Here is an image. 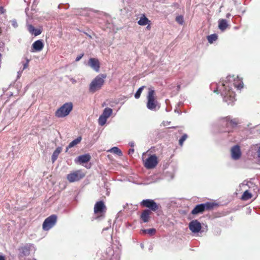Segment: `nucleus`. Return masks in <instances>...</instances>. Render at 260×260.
<instances>
[{"label":"nucleus","mask_w":260,"mask_h":260,"mask_svg":"<svg viewBox=\"0 0 260 260\" xmlns=\"http://www.w3.org/2000/svg\"><path fill=\"white\" fill-rule=\"evenodd\" d=\"M220 90L221 91V95L223 96L224 101L228 104H232L235 100V93L232 90L229 83H222Z\"/></svg>","instance_id":"obj_1"},{"label":"nucleus","mask_w":260,"mask_h":260,"mask_svg":"<svg viewBox=\"0 0 260 260\" xmlns=\"http://www.w3.org/2000/svg\"><path fill=\"white\" fill-rule=\"evenodd\" d=\"M151 211L148 209L144 210L141 213L140 218L144 222H148L150 219Z\"/></svg>","instance_id":"obj_15"},{"label":"nucleus","mask_w":260,"mask_h":260,"mask_svg":"<svg viewBox=\"0 0 260 260\" xmlns=\"http://www.w3.org/2000/svg\"><path fill=\"white\" fill-rule=\"evenodd\" d=\"M61 150H62L61 148L59 147L55 149V150L54 151L53 155L52 156V159L53 161H54L56 159L58 155L61 151Z\"/></svg>","instance_id":"obj_24"},{"label":"nucleus","mask_w":260,"mask_h":260,"mask_svg":"<svg viewBox=\"0 0 260 260\" xmlns=\"http://www.w3.org/2000/svg\"><path fill=\"white\" fill-rule=\"evenodd\" d=\"M81 140H82V137L81 136H79L77 138H76V139H75L74 140L72 141L69 144V145L67 147L66 151H67L68 149L75 146L76 145H77V144L80 143L81 142Z\"/></svg>","instance_id":"obj_21"},{"label":"nucleus","mask_w":260,"mask_h":260,"mask_svg":"<svg viewBox=\"0 0 260 260\" xmlns=\"http://www.w3.org/2000/svg\"><path fill=\"white\" fill-rule=\"evenodd\" d=\"M144 87H145V86H143L140 87L138 89V90L137 91L136 93L135 94V98L136 99H139L140 98L141 94Z\"/></svg>","instance_id":"obj_29"},{"label":"nucleus","mask_w":260,"mask_h":260,"mask_svg":"<svg viewBox=\"0 0 260 260\" xmlns=\"http://www.w3.org/2000/svg\"><path fill=\"white\" fill-rule=\"evenodd\" d=\"M5 10L4 9V7H0V14H3L5 12Z\"/></svg>","instance_id":"obj_35"},{"label":"nucleus","mask_w":260,"mask_h":260,"mask_svg":"<svg viewBox=\"0 0 260 260\" xmlns=\"http://www.w3.org/2000/svg\"><path fill=\"white\" fill-rule=\"evenodd\" d=\"M107 120V118L101 115L99 118V124L101 126H103L106 123Z\"/></svg>","instance_id":"obj_28"},{"label":"nucleus","mask_w":260,"mask_h":260,"mask_svg":"<svg viewBox=\"0 0 260 260\" xmlns=\"http://www.w3.org/2000/svg\"><path fill=\"white\" fill-rule=\"evenodd\" d=\"M108 151L116 154L119 156H121L122 155L121 151L117 147H114L111 149L108 150Z\"/></svg>","instance_id":"obj_25"},{"label":"nucleus","mask_w":260,"mask_h":260,"mask_svg":"<svg viewBox=\"0 0 260 260\" xmlns=\"http://www.w3.org/2000/svg\"><path fill=\"white\" fill-rule=\"evenodd\" d=\"M22 253L24 254V255H26V254H28L29 253V250L28 248H26V247H24L22 249Z\"/></svg>","instance_id":"obj_33"},{"label":"nucleus","mask_w":260,"mask_h":260,"mask_svg":"<svg viewBox=\"0 0 260 260\" xmlns=\"http://www.w3.org/2000/svg\"><path fill=\"white\" fill-rule=\"evenodd\" d=\"M107 78V75L101 74L95 77L89 85V90L91 93H94L100 89L105 82V79Z\"/></svg>","instance_id":"obj_2"},{"label":"nucleus","mask_w":260,"mask_h":260,"mask_svg":"<svg viewBox=\"0 0 260 260\" xmlns=\"http://www.w3.org/2000/svg\"><path fill=\"white\" fill-rule=\"evenodd\" d=\"M140 205L142 207L148 208L152 211H156L159 208L158 205L151 199L143 200L140 203Z\"/></svg>","instance_id":"obj_10"},{"label":"nucleus","mask_w":260,"mask_h":260,"mask_svg":"<svg viewBox=\"0 0 260 260\" xmlns=\"http://www.w3.org/2000/svg\"><path fill=\"white\" fill-rule=\"evenodd\" d=\"M89 66L96 72H99L100 68V63L98 59L95 58H90L88 61Z\"/></svg>","instance_id":"obj_13"},{"label":"nucleus","mask_w":260,"mask_h":260,"mask_svg":"<svg viewBox=\"0 0 260 260\" xmlns=\"http://www.w3.org/2000/svg\"><path fill=\"white\" fill-rule=\"evenodd\" d=\"M134 152V149H130L128 151L129 154H132Z\"/></svg>","instance_id":"obj_38"},{"label":"nucleus","mask_w":260,"mask_h":260,"mask_svg":"<svg viewBox=\"0 0 260 260\" xmlns=\"http://www.w3.org/2000/svg\"><path fill=\"white\" fill-rule=\"evenodd\" d=\"M216 206V204L212 202H206L196 205L191 211V214L196 215L203 214L204 212L210 211Z\"/></svg>","instance_id":"obj_3"},{"label":"nucleus","mask_w":260,"mask_h":260,"mask_svg":"<svg viewBox=\"0 0 260 260\" xmlns=\"http://www.w3.org/2000/svg\"><path fill=\"white\" fill-rule=\"evenodd\" d=\"M57 217L56 215H51L45 219L43 222L42 228L44 231H48L56 223Z\"/></svg>","instance_id":"obj_8"},{"label":"nucleus","mask_w":260,"mask_h":260,"mask_svg":"<svg viewBox=\"0 0 260 260\" xmlns=\"http://www.w3.org/2000/svg\"><path fill=\"white\" fill-rule=\"evenodd\" d=\"M32 47L35 51H40L44 47V44L42 40H39L35 41L32 45Z\"/></svg>","instance_id":"obj_16"},{"label":"nucleus","mask_w":260,"mask_h":260,"mask_svg":"<svg viewBox=\"0 0 260 260\" xmlns=\"http://www.w3.org/2000/svg\"><path fill=\"white\" fill-rule=\"evenodd\" d=\"M0 260H6V258L4 256L0 255Z\"/></svg>","instance_id":"obj_39"},{"label":"nucleus","mask_w":260,"mask_h":260,"mask_svg":"<svg viewBox=\"0 0 260 260\" xmlns=\"http://www.w3.org/2000/svg\"><path fill=\"white\" fill-rule=\"evenodd\" d=\"M146 28L148 29H150V28H151V26L149 24V23L148 24V25L146 27Z\"/></svg>","instance_id":"obj_40"},{"label":"nucleus","mask_w":260,"mask_h":260,"mask_svg":"<svg viewBox=\"0 0 260 260\" xmlns=\"http://www.w3.org/2000/svg\"><path fill=\"white\" fill-rule=\"evenodd\" d=\"M217 39V35L215 34H212L207 37V40L210 44L213 43L214 41H215Z\"/></svg>","instance_id":"obj_26"},{"label":"nucleus","mask_w":260,"mask_h":260,"mask_svg":"<svg viewBox=\"0 0 260 260\" xmlns=\"http://www.w3.org/2000/svg\"><path fill=\"white\" fill-rule=\"evenodd\" d=\"M251 197H252L251 194L250 192H249V191L248 190H246L244 192V193L242 196V199L243 200H247L250 199Z\"/></svg>","instance_id":"obj_27"},{"label":"nucleus","mask_w":260,"mask_h":260,"mask_svg":"<svg viewBox=\"0 0 260 260\" xmlns=\"http://www.w3.org/2000/svg\"><path fill=\"white\" fill-rule=\"evenodd\" d=\"M221 123L229 128L226 131L229 133L231 132L230 129H232L237 126L238 124V120L236 118L231 119L230 117H226L222 120Z\"/></svg>","instance_id":"obj_9"},{"label":"nucleus","mask_w":260,"mask_h":260,"mask_svg":"<svg viewBox=\"0 0 260 260\" xmlns=\"http://www.w3.org/2000/svg\"><path fill=\"white\" fill-rule=\"evenodd\" d=\"M257 156H258V158H260V146L259 147V148L257 150Z\"/></svg>","instance_id":"obj_37"},{"label":"nucleus","mask_w":260,"mask_h":260,"mask_svg":"<svg viewBox=\"0 0 260 260\" xmlns=\"http://www.w3.org/2000/svg\"><path fill=\"white\" fill-rule=\"evenodd\" d=\"M231 155L234 159H238L241 155L240 147L238 145H235L231 149Z\"/></svg>","instance_id":"obj_14"},{"label":"nucleus","mask_w":260,"mask_h":260,"mask_svg":"<svg viewBox=\"0 0 260 260\" xmlns=\"http://www.w3.org/2000/svg\"><path fill=\"white\" fill-rule=\"evenodd\" d=\"M175 20L176 22H177V23L181 25H182L184 23L183 17L182 15L177 16L176 17Z\"/></svg>","instance_id":"obj_30"},{"label":"nucleus","mask_w":260,"mask_h":260,"mask_svg":"<svg viewBox=\"0 0 260 260\" xmlns=\"http://www.w3.org/2000/svg\"><path fill=\"white\" fill-rule=\"evenodd\" d=\"M28 63L27 61V62H26L24 64L23 69L27 68L28 67Z\"/></svg>","instance_id":"obj_36"},{"label":"nucleus","mask_w":260,"mask_h":260,"mask_svg":"<svg viewBox=\"0 0 260 260\" xmlns=\"http://www.w3.org/2000/svg\"><path fill=\"white\" fill-rule=\"evenodd\" d=\"M234 86L237 89L241 90L243 88V83L241 79L237 77L234 79L233 83Z\"/></svg>","instance_id":"obj_17"},{"label":"nucleus","mask_w":260,"mask_h":260,"mask_svg":"<svg viewBox=\"0 0 260 260\" xmlns=\"http://www.w3.org/2000/svg\"><path fill=\"white\" fill-rule=\"evenodd\" d=\"M90 158L91 157L90 155L88 154H86L79 156L78 157V160L80 163H86L88 162L90 160Z\"/></svg>","instance_id":"obj_20"},{"label":"nucleus","mask_w":260,"mask_h":260,"mask_svg":"<svg viewBox=\"0 0 260 260\" xmlns=\"http://www.w3.org/2000/svg\"><path fill=\"white\" fill-rule=\"evenodd\" d=\"M28 30L30 33L34 35L35 36L40 35L42 32V31L40 29L35 28L34 26L31 24L28 25Z\"/></svg>","instance_id":"obj_18"},{"label":"nucleus","mask_w":260,"mask_h":260,"mask_svg":"<svg viewBox=\"0 0 260 260\" xmlns=\"http://www.w3.org/2000/svg\"><path fill=\"white\" fill-rule=\"evenodd\" d=\"M83 55H84V54H82L80 55L79 56H78L76 58V61H79L81 59V58L83 56Z\"/></svg>","instance_id":"obj_34"},{"label":"nucleus","mask_w":260,"mask_h":260,"mask_svg":"<svg viewBox=\"0 0 260 260\" xmlns=\"http://www.w3.org/2000/svg\"><path fill=\"white\" fill-rule=\"evenodd\" d=\"M85 176V173L82 170H78L68 174L67 179L69 182H74L80 180Z\"/></svg>","instance_id":"obj_7"},{"label":"nucleus","mask_w":260,"mask_h":260,"mask_svg":"<svg viewBox=\"0 0 260 260\" xmlns=\"http://www.w3.org/2000/svg\"><path fill=\"white\" fill-rule=\"evenodd\" d=\"M147 100V107L148 109L151 110H155L157 105V101L155 98V91L153 89H149Z\"/></svg>","instance_id":"obj_6"},{"label":"nucleus","mask_w":260,"mask_h":260,"mask_svg":"<svg viewBox=\"0 0 260 260\" xmlns=\"http://www.w3.org/2000/svg\"><path fill=\"white\" fill-rule=\"evenodd\" d=\"M144 232L147 233L149 235H152L155 233L156 230L154 229H150L144 230Z\"/></svg>","instance_id":"obj_32"},{"label":"nucleus","mask_w":260,"mask_h":260,"mask_svg":"<svg viewBox=\"0 0 260 260\" xmlns=\"http://www.w3.org/2000/svg\"><path fill=\"white\" fill-rule=\"evenodd\" d=\"M112 113V109L110 108H106L101 115L108 118H109Z\"/></svg>","instance_id":"obj_23"},{"label":"nucleus","mask_w":260,"mask_h":260,"mask_svg":"<svg viewBox=\"0 0 260 260\" xmlns=\"http://www.w3.org/2000/svg\"><path fill=\"white\" fill-rule=\"evenodd\" d=\"M150 21L146 17L145 14H142L138 21V23L140 25L144 26L149 24Z\"/></svg>","instance_id":"obj_19"},{"label":"nucleus","mask_w":260,"mask_h":260,"mask_svg":"<svg viewBox=\"0 0 260 260\" xmlns=\"http://www.w3.org/2000/svg\"><path fill=\"white\" fill-rule=\"evenodd\" d=\"M72 109V103H66L56 111L55 116L58 118L64 117L69 114Z\"/></svg>","instance_id":"obj_4"},{"label":"nucleus","mask_w":260,"mask_h":260,"mask_svg":"<svg viewBox=\"0 0 260 260\" xmlns=\"http://www.w3.org/2000/svg\"><path fill=\"white\" fill-rule=\"evenodd\" d=\"M106 210V207L103 201H98L95 204L94 206V213L95 214H102L105 212Z\"/></svg>","instance_id":"obj_11"},{"label":"nucleus","mask_w":260,"mask_h":260,"mask_svg":"<svg viewBox=\"0 0 260 260\" xmlns=\"http://www.w3.org/2000/svg\"><path fill=\"white\" fill-rule=\"evenodd\" d=\"M34 260H37V259H35Z\"/></svg>","instance_id":"obj_41"},{"label":"nucleus","mask_w":260,"mask_h":260,"mask_svg":"<svg viewBox=\"0 0 260 260\" xmlns=\"http://www.w3.org/2000/svg\"><path fill=\"white\" fill-rule=\"evenodd\" d=\"M228 26V24L226 20L221 19L219 20L218 27L220 30L223 31L226 29Z\"/></svg>","instance_id":"obj_22"},{"label":"nucleus","mask_w":260,"mask_h":260,"mask_svg":"<svg viewBox=\"0 0 260 260\" xmlns=\"http://www.w3.org/2000/svg\"><path fill=\"white\" fill-rule=\"evenodd\" d=\"M187 137H188L187 135L185 134L179 139V144L181 146H182L183 145L184 142L186 140Z\"/></svg>","instance_id":"obj_31"},{"label":"nucleus","mask_w":260,"mask_h":260,"mask_svg":"<svg viewBox=\"0 0 260 260\" xmlns=\"http://www.w3.org/2000/svg\"><path fill=\"white\" fill-rule=\"evenodd\" d=\"M189 228L192 233H197L201 231L202 225L197 220H193L189 223Z\"/></svg>","instance_id":"obj_12"},{"label":"nucleus","mask_w":260,"mask_h":260,"mask_svg":"<svg viewBox=\"0 0 260 260\" xmlns=\"http://www.w3.org/2000/svg\"><path fill=\"white\" fill-rule=\"evenodd\" d=\"M146 153H143L142 159L145 167L148 169L154 168L158 164V158L156 155H150L147 158H145Z\"/></svg>","instance_id":"obj_5"}]
</instances>
